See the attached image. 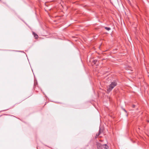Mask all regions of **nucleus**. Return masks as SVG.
Here are the masks:
<instances>
[{
  "instance_id": "f257e3e1",
  "label": "nucleus",
  "mask_w": 149,
  "mask_h": 149,
  "mask_svg": "<svg viewBox=\"0 0 149 149\" xmlns=\"http://www.w3.org/2000/svg\"><path fill=\"white\" fill-rule=\"evenodd\" d=\"M117 85L116 82L115 81L113 82L111 84L107 87V91L109 93L115 86Z\"/></svg>"
},
{
  "instance_id": "f03ea898",
  "label": "nucleus",
  "mask_w": 149,
  "mask_h": 149,
  "mask_svg": "<svg viewBox=\"0 0 149 149\" xmlns=\"http://www.w3.org/2000/svg\"><path fill=\"white\" fill-rule=\"evenodd\" d=\"M96 145L98 149H102L103 148V145L98 142L97 143Z\"/></svg>"
},
{
  "instance_id": "7ed1b4c3",
  "label": "nucleus",
  "mask_w": 149,
  "mask_h": 149,
  "mask_svg": "<svg viewBox=\"0 0 149 149\" xmlns=\"http://www.w3.org/2000/svg\"><path fill=\"white\" fill-rule=\"evenodd\" d=\"M103 132L102 130L100 128V129L99 132L96 134V138H97L99 135Z\"/></svg>"
},
{
  "instance_id": "20e7f679",
  "label": "nucleus",
  "mask_w": 149,
  "mask_h": 149,
  "mask_svg": "<svg viewBox=\"0 0 149 149\" xmlns=\"http://www.w3.org/2000/svg\"><path fill=\"white\" fill-rule=\"evenodd\" d=\"M103 148L105 149H107L109 147L106 144L103 145Z\"/></svg>"
},
{
  "instance_id": "39448f33",
  "label": "nucleus",
  "mask_w": 149,
  "mask_h": 149,
  "mask_svg": "<svg viewBox=\"0 0 149 149\" xmlns=\"http://www.w3.org/2000/svg\"><path fill=\"white\" fill-rule=\"evenodd\" d=\"M33 33L36 39H37L38 38V36L37 34H36L34 32H33Z\"/></svg>"
},
{
  "instance_id": "423d86ee",
  "label": "nucleus",
  "mask_w": 149,
  "mask_h": 149,
  "mask_svg": "<svg viewBox=\"0 0 149 149\" xmlns=\"http://www.w3.org/2000/svg\"><path fill=\"white\" fill-rule=\"evenodd\" d=\"M105 29L107 31H109L111 30V28L110 27H105Z\"/></svg>"
},
{
  "instance_id": "0eeeda50",
  "label": "nucleus",
  "mask_w": 149,
  "mask_h": 149,
  "mask_svg": "<svg viewBox=\"0 0 149 149\" xmlns=\"http://www.w3.org/2000/svg\"><path fill=\"white\" fill-rule=\"evenodd\" d=\"M97 62V60H94L93 61V62L94 63V64L95 63Z\"/></svg>"
},
{
  "instance_id": "6e6552de",
  "label": "nucleus",
  "mask_w": 149,
  "mask_h": 149,
  "mask_svg": "<svg viewBox=\"0 0 149 149\" xmlns=\"http://www.w3.org/2000/svg\"><path fill=\"white\" fill-rule=\"evenodd\" d=\"M135 105H132V107H133V108H134V107H135Z\"/></svg>"
},
{
  "instance_id": "1a4fd4ad",
  "label": "nucleus",
  "mask_w": 149,
  "mask_h": 149,
  "mask_svg": "<svg viewBox=\"0 0 149 149\" xmlns=\"http://www.w3.org/2000/svg\"><path fill=\"white\" fill-rule=\"evenodd\" d=\"M128 2L130 3V1L129 0H127Z\"/></svg>"
},
{
  "instance_id": "9d476101",
  "label": "nucleus",
  "mask_w": 149,
  "mask_h": 149,
  "mask_svg": "<svg viewBox=\"0 0 149 149\" xmlns=\"http://www.w3.org/2000/svg\"><path fill=\"white\" fill-rule=\"evenodd\" d=\"M124 110L126 112H127V111L126 110H125V109H124Z\"/></svg>"
}]
</instances>
